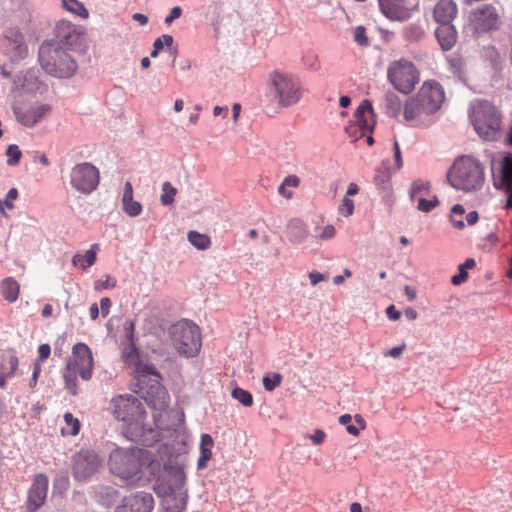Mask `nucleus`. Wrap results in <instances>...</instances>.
Masks as SVG:
<instances>
[{
  "instance_id": "1",
  "label": "nucleus",
  "mask_w": 512,
  "mask_h": 512,
  "mask_svg": "<svg viewBox=\"0 0 512 512\" xmlns=\"http://www.w3.org/2000/svg\"><path fill=\"white\" fill-rule=\"evenodd\" d=\"M110 410L123 422V435L130 441L150 447L160 440V432L146 424V411L137 397L118 395L112 398Z\"/></svg>"
},
{
  "instance_id": "2",
  "label": "nucleus",
  "mask_w": 512,
  "mask_h": 512,
  "mask_svg": "<svg viewBox=\"0 0 512 512\" xmlns=\"http://www.w3.org/2000/svg\"><path fill=\"white\" fill-rule=\"evenodd\" d=\"M445 99L442 86L436 81H425L417 94L404 104L403 116L410 127L427 128L436 121V114Z\"/></svg>"
},
{
  "instance_id": "3",
  "label": "nucleus",
  "mask_w": 512,
  "mask_h": 512,
  "mask_svg": "<svg viewBox=\"0 0 512 512\" xmlns=\"http://www.w3.org/2000/svg\"><path fill=\"white\" fill-rule=\"evenodd\" d=\"M148 464L151 472L160 469L158 461L150 460V453L140 448H117L110 453L109 469L119 478L134 483L141 478L144 465Z\"/></svg>"
},
{
  "instance_id": "4",
  "label": "nucleus",
  "mask_w": 512,
  "mask_h": 512,
  "mask_svg": "<svg viewBox=\"0 0 512 512\" xmlns=\"http://www.w3.org/2000/svg\"><path fill=\"white\" fill-rule=\"evenodd\" d=\"M447 181L456 190L479 191L485 182L484 165L471 155L459 156L447 172Z\"/></svg>"
},
{
  "instance_id": "5",
  "label": "nucleus",
  "mask_w": 512,
  "mask_h": 512,
  "mask_svg": "<svg viewBox=\"0 0 512 512\" xmlns=\"http://www.w3.org/2000/svg\"><path fill=\"white\" fill-rule=\"evenodd\" d=\"M469 120L476 134L484 141H496L502 131V114L490 101L476 99L471 102Z\"/></svg>"
},
{
  "instance_id": "6",
  "label": "nucleus",
  "mask_w": 512,
  "mask_h": 512,
  "mask_svg": "<svg viewBox=\"0 0 512 512\" xmlns=\"http://www.w3.org/2000/svg\"><path fill=\"white\" fill-rule=\"evenodd\" d=\"M39 63L47 74L59 79L72 77L78 68L69 50L53 41H45L41 44Z\"/></svg>"
},
{
  "instance_id": "7",
  "label": "nucleus",
  "mask_w": 512,
  "mask_h": 512,
  "mask_svg": "<svg viewBox=\"0 0 512 512\" xmlns=\"http://www.w3.org/2000/svg\"><path fill=\"white\" fill-rule=\"evenodd\" d=\"M163 469L168 471L170 479L165 486H155L154 491L165 496V512H184L188 498L184 470L180 466L172 468L168 464H164Z\"/></svg>"
},
{
  "instance_id": "8",
  "label": "nucleus",
  "mask_w": 512,
  "mask_h": 512,
  "mask_svg": "<svg viewBox=\"0 0 512 512\" xmlns=\"http://www.w3.org/2000/svg\"><path fill=\"white\" fill-rule=\"evenodd\" d=\"M93 371V356L87 344L79 342L73 346L72 356L63 371L65 386L73 395L77 393V375L83 380H90Z\"/></svg>"
},
{
  "instance_id": "9",
  "label": "nucleus",
  "mask_w": 512,
  "mask_h": 512,
  "mask_svg": "<svg viewBox=\"0 0 512 512\" xmlns=\"http://www.w3.org/2000/svg\"><path fill=\"white\" fill-rule=\"evenodd\" d=\"M169 338L174 349L183 357H195L200 352V329L190 320L183 319L171 325Z\"/></svg>"
},
{
  "instance_id": "10",
  "label": "nucleus",
  "mask_w": 512,
  "mask_h": 512,
  "mask_svg": "<svg viewBox=\"0 0 512 512\" xmlns=\"http://www.w3.org/2000/svg\"><path fill=\"white\" fill-rule=\"evenodd\" d=\"M275 97L281 107L296 105L305 93L302 81L296 74L274 71L270 76Z\"/></svg>"
},
{
  "instance_id": "11",
  "label": "nucleus",
  "mask_w": 512,
  "mask_h": 512,
  "mask_svg": "<svg viewBox=\"0 0 512 512\" xmlns=\"http://www.w3.org/2000/svg\"><path fill=\"white\" fill-rule=\"evenodd\" d=\"M387 78L396 90L409 94L419 81V73L411 61L400 59L388 66Z\"/></svg>"
},
{
  "instance_id": "12",
  "label": "nucleus",
  "mask_w": 512,
  "mask_h": 512,
  "mask_svg": "<svg viewBox=\"0 0 512 512\" xmlns=\"http://www.w3.org/2000/svg\"><path fill=\"white\" fill-rule=\"evenodd\" d=\"M100 182V172L89 162L76 164L70 172V185L77 192L89 195L95 191Z\"/></svg>"
},
{
  "instance_id": "13",
  "label": "nucleus",
  "mask_w": 512,
  "mask_h": 512,
  "mask_svg": "<svg viewBox=\"0 0 512 512\" xmlns=\"http://www.w3.org/2000/svg\"><path fill=\"white\" fill-rule=\"evenodd\" d=\"M144 374L141 376L139 381L141 383L144 382V378L146 375L153 376L148 389L144 390V387H141L142 397L145 402L154 410L162 411L168 407L169 404V395L165 387L160 383V373L155 369L153 365H146L144 370Z\"/></svg>"
},
{
  "instance_id": "14",
  "label": "nucleus",
  "mask_w": 512,
  "mask_h": 512,
  "mask_svg": "<svg viewBox=\"0 0 512 512\" xmlns=\"http://www.w3.org/2000/svg\"><path fill=\"white\" fill-rule=\"evenodd\" d=\"M84 33L85 28L83 26L76 25L67 19H60L55 23L53 29L55 38L53 42L68 50H74L81 46Z\"/></svg>"
},
{
  "instance_id": "15",
  "label": "nucleus",
  "mask_w": 512,
  "mask_h": 512,
  "mask_svg": "<svg viewBox=\"0 0 512 512\" xmlns=\"http://www.w3.org/2000/svg\"><path fill=\"white\" fill-rule=\"evenodd\" d=\"M101 466V459L94 451L81 450L73 456V476L83 481L94 475Z\"/></svg>"
},
{
  "instance_id": "16",
  "label": "nucleus",
  "mask_w": 512,
  "mask_h": 512,
  "mask_svg": "<svg viewBox=\"0 0 512 512\" xmlns=\"http://www.w3.org/2000/svg\"><path fill=\"white\" fill-rule=\"evenodd\" d=\"M51 111L49 104H14L13 112L16 120L25 127H33Z\"/></svg>"
},
{
  "instance_id": "17",
  "label": "nucleus",
  "mask_w": 512,
  "mask_h": 512,
  "mask_svg": "<svg viewBox=\"0 0 512 512\" xmlns=\"http://www.w3.org/2000/svg\"><path fill=\"white\" fill-rule=\"evenodd\" d=\"M154 498L151 493L140 491L125 496L115 512H152Z\"/></svg>"
},
{
  "instance_id": "18",
  "label": "nucleus",
  "mask_w": 512,
  "mask_h": 512,
  "mask_svg": "<svg viewBox=\"0 0 512 512\" xmlns=\"http://www.w3.org/2000/svg\"><path fill=\"white\" fill-rule=\"evenodd\" d=\"M471 21L477 32L484 33L499 26L498 13L492 5H483L481 8L476 9L471 14Z\"/></svg>"
},
{
  "instance_id": "19",
  "label": "nucleus",
  "mask_w": 512,
  "mask_h": 512,
  "mask_svg": "<svg viewBox=\"0 0 512 512\" xmlns=\"http://www.w3.org/2000/svg\"><path fill=\"white\" fill-rule=\"evenodd\" d=\"M48 484L49 481L46 475L38 474L35 476L27 496L26 505L29 512H35L44 504L47 497Z\"/></svg>"
},
{
  "instance_id": "20",
  "label": "nucleus",
  "mask_w": 512,
  "mask_h": 512,
  "mask_svg": "<svg viewBox=\"0 0 512 512\" xmlns=\"http://www.w3.org/2000/svg\"><path fill=\"white\" fill-rule=\"evenodd\" d=\"M382 14L391 21L403 22L412 16L406 0H378Z\"/></svg>"
},
{
  "instance_id": "21",
  "label": "nucleus",
  "mask_w": 512,
  "mask_h": 512,
  "mask_svg": "<svg viewBox=\"0 0 512 512\" xmlns=\"http://www.w3.org/2000/svg\"><path fill=\"white\" fill-rule=\"evenodd\" d=\"M372 112L373 110L370 101H362L354 113V122L346 128L347 133L351 135L359 129L360 136H363L367 131H371L373 126L365 119V115L367 113L372 114Z\"/></svg>"
},
{
  "instance_id": "22",
  "label": "nucleus",
  "mask_w": 512,
  "mask_h": 512,
  "mask_svg": "<svg viewBox=\"0 0 512 512\" xmlns=\"http://www.w3.org/2000/svg\"><path fill=\"white\" fill-rule=\"evenodd\" d=\"M6 36L5 49L13 61L23 59L28 54L24 36L18 31H10Z\"/></svg>"
},
{
  "instance_id": "23",
  "label": "nucleus",
  "mask_w": 512,
  "mask_h": 512,
  "mask_svg": "<svg viewBox=\"0 0 512 512\" xmlns=\"http://www.w3.org/2000/svg\"><path fill=\"white\" fill-rule=\"evenodd\" d=\"M374 184L376 185V187L381 192L384 198L391 196L392 184L389 160H383L381 164L376 168Z\"/></svg>"
},
{
  "instance_id": "24",
  "label": "nucleus",
  "mask_w": 512,
  "mask_h": 512,
  "mask_svg": "<svg viewBox=\"0 0 512 512\" xmlns=\"http://www.w3.org/2000/svg\"><path fill=\"white\" fill-rule=\"evenodd\" d=\"M457 12V5L454 1L440 0L434 7L433 17L438 24H452Z\"/></svg>"
},
{
  "instance_id": "25",
  "label": "nucleus",
  "mask_w": 512,
  "mask_h": 512,
  "mask_svg": "<svg viewBox=\"0 0 512 512\" xmlns=\"http://www.w3.org/2000/svg\"><path fill=\"white\" fill-rule=\"evenodd\" d=\"M435 36L444 51L452 49L457 41V31L453 24H439Z\"/></svg>"
},
{
  "instance_id": "26",
  "label": "nucleus",
  "mask_w": 512,
  "mask_h": 512,
  "mask_svg": "<svg viewBox=\"0 0 512 512\" xmlns=\"http://www.w3.org/2000/svg\"><path fill=\"white\" fill-rule=\"evenodd\" d=\"M309 235L307 226L299 219L291 220L287 227V237L294 244L303 243Z\"/></svg>"
},
{
  "instance_id": "27",
  "label": "nucleus",
  "mask_w": 512,
  "mask_h": 512,
  "mask_svg": "<svg viewBox=\"0 0 512 512\" xmlns=\"http://www.w3.org/2000/svg\"><path fill=\"white\" fill-rule=\"evenodd\" d=\"M37 76L35 71L28 70L25 74L18 76L13 82V91L31 92L37 88Z\"/></svg>"
},
{
  "instance_id": "28",
  "label": "nucleus",
  "mask_w": 512,
  "mask_h": 512,
  "mask_svg": "<svg viewBox=\"0 0 512 512\" xmlns=\"http://www.w3.org/2000/svg\"><path fill=\"white\" fill-rule=\"evenodd\" d=\"M214 446V441L211 435L202 434L200 440V457L197 462L198 469H204L207 466L208 460L212 457V448Z\"/></svg>"
},
{
  "instance_id": "29",
  "label": "nucleus",
  "mask_w": 512,
  "mask_h": 512,
  "mask_svg": "<svg viewBox=\"0 0 512 512\" xmlns=\"http://www.w3.org/2000/svg\"><path fill=\"white\" fill-rule=\"evenodd\" d=\"M493 181L497 189H499V184L512 185V154H508L502 159L500 174L498 177L493 174Z\"/></svg>"
},
{
  "instance_id": "30",
  "label": "nucleus",
  "mask_w": 512,
  "mask_h": 512,
  "mask_svg": "<svg viewBox=\"0 0 512 512\" xmlns=\"http://www.w3.org/2000/svg\"><path fill=\"white\" fill-rule=\"evenodd\" d=\"M19 290L20 286L18 282L12 277H7L0 283L1 294L9 303H14L18 299Z\"/></svg>"
},
{
  "instance_id": "31",
  "label": "nucleus",
  "mask_w": 512,
  "mask_h": 512,
  "mask_svg": "<svg viewBox=\"0 0 512 512\" xmlns=\"http://www.w3.org/2000/svg\"><path fill=\"white\" fill-rule=\"evenodd\" d=\"M402 38L409 43H417L424 39L425 28L420 23H411L402 29Z\"/></svg>"
},
{
  "instance_id": "32",
  "label": "nucleus",
  "mask_w": 512,
  "mask_h": 512,
  "mask_svg": "<svg viewBox=\"0 0 512 512\" xmlns=\"http://www.w3.org/2000/svg\"><path fill=\"white\" fill-rule=\"evenodd\" d=\"M402 104L398 95L388 91L384 95L385 114L391 118H396L401 112Z\"/></svg>"
},
{
  "instance_id": "33",
  "label": "nucleus",
  "mask_w": 512,
  "mask_h": 512,
  "mask_svg": "<svg viewBox=\"0 0 512 512\" xmlns=\"http://www.w3.org/2000/svg\"><path fill=\"white\" fill-rule=\"evenodd\" d=\"M98 249L97 244L91 245L84 255L75 254L72 259L74 266H79L82 269L92 266L96 262V251Z\"/></svg>"
},
{
  "instance_id": "34",
  "label": "nucleus",
  "mask_w": 512,
  "mask_h": 512,
  "mask_svg": "<svg viewBox=\"0 0 512 512\" xmlns=\"http://www.w3.org/2000/svg\"><path fill=\"white\" fill-rule=\"evenodd\" d=\"M62 7L69 13L81 18L87 19L89 17V11L83 3L78 0H61Z\"/></svg>"
},
{
  "instance_id": "35",
  "label": "nucleus",
  "mask_w": 512,
  "mask_h": 512,
  "mask_svg": "<svg viewBox=\"0 0 512 512\" xmlns=\"http://www.w3.org/2000/svg\"><path fill=\"white\" fill-rule=\"evenodd\" d=\"M475 265H476V262L473 258L466 259L464 263L459 265V267H458L459 272L456 275L452 276V278H451L452 284L455 286H458V285H461L462 283H464L468 278L467 270L472 269L473 267H475Z\"/></svg>"
},
{
  "instance_id": "36",
  "label": "nucleus",
  "mask_w": 512,
  "mask_h": 512,
  "mask_svg": "<svg viewBox=\"0 0 512 512\" xmlns=\"http://www.w3.org/2000/svg\"><path fill=\"white\" fill-rule=\"evenodd\" d=\"M18 364H19V361H18L17 356L10 355L8 358L9 367L6 368L4 365H2V367H1L2 371L0 372V387L1 388H4L6 385V380L15 374Z\"/></svg>"
},
{
  "instance_id": "37",
  "label": "nucleus",
  "mask_w": 512,
  "mask_h": 512,
  "mask_svg": "<svg viewBox=\"0 0 512 512\" xmlns=\"http://www.w3.org/2000/svg\"><path fill=\"white\" fill-rule=\"evenodd\" d=\"M431 184L429 181L418 179L414 181L410 187L409 195L411 200H416L418 195H429Z\"/></svg>"
},
{
  "instance_id": "38",
  "label": "nucleus",
  "mask_w": 512,
  "mask_h": 512,
  "mask_svg": "<svg viewBox=\"0 0 512 512\" xmlns=\"http://www.w3.org/2000/svg\"><path fill=\"white\" fill-rule=\"evenodd\" d=\"M188 241L199 250H206L211 245L210 238L207 235L201 234L197 231H190L188 233Z\"/></svg>"
},
{
  "instance_id": "39",
  "label": "nucleus",
  "mask_w": 512,
  "mask_h": 512,
  "mask_svg": "<svg viewBox=\"0 0 512 512\" xmlns=\"http://www.w3.org/2000/svg\"><path fill=\"white\" fill-rule=\"evenodd\" d=\"M160 202L163 206H169L174 203L177 189L169 181H165L161 187Z\"/></svg>"
},
{
  "instance_id": "40",
  "label": "nucleus",
  "mask_w": 512,
  "mask_h": 512,
  "mask_svg": "<svg viewBox=\"0 0 512 512\" xmlns=\"http://www.w3.org/2000/svg\"><path fill=\"white\" fill-rule=\"evenodd\" d=\"M122 210L130 217H137L142 213V204L134 198L130 200L121 201Z\"/></svg>"
},
{
  "instance_id": "41",
  "label": "nucleus",
  "mask_w": 512,
  "mask_h": 512,
  "mask_svg": "<svg viewBox=\"0 0 512 512\" xmlns=\"http://www.w3.org/2000/svg\"><path fill=\"white\" fill-rule=\"evenodd\" d=\"M232 397L246 407H250L253 404L252 394L240 387H236L232 390Z\"/></svg>"
},
{
  "instance_id": "42",
  "label": "nucleus",
  "mask_w": 512,
  "mask_h": 512,
  "mask_svg": "<svg viewBox=\"0 0 512 512\" xmlns=\"http://www.w3.org/2000/svg\"><path fill=\"white\" fill-rule=\"evenodd\" d=\"M6 156H7V165L8 166H16L19 164L22 152L18 145L16 144H10L6 149Z\"/></svg>"
},
{
  "instance_id": "43",
  "label": "nucleus",
  "mask_w": 512,
  "mask_h": 512,
  "mask_svg": "<svg viewBox=\"0 0 512 512\" xmlns=\"http://www.w3.org/2000/svg\"><path fill=\"white\" fill-rule=\"evenodd\" d=\"M17 197H18V190L16 188H11L7 192L5 199H3V200L0 199L1 215L6 216L4 207H7L8 209L14 208L13 202L17 199Z\"/></svg>"
},
{
  "instance_id": "44",
  "label": "nucleus",
  "mask_w": 512,
  "mask_h": 512,
  "mask_svg": "<svg viewBox=\"0 0 512 512\" xmlns=\"http://www.w3.org/2000/svg\"><path fill=\"white\" fill-rule=\"evenodd\" d=\"M64 421L67 425V434L75 436L80 431V421L75 418L71 413L67 412L64 415Z\"/></svg>"
},
{
  "instance_id": "45",
  "label": "nucleus",
  "mask_w": 512,
  "mask_h": 512,
  "mask_svg": "<svg viewBox=\"0 0 512 512\" xmlns=\"http://www.w3.org/2000/svg\"><path fill=\"white\" fill-rule=\"evenodd\" d=\"M417 200H418L417 209L419 211L425 212V213L432 211L435 207H437L439 205V200H438L437 196H433V198L430 200H427L423 197H419Z\"/></svg>"
},
{
  "instance_id": "46",
  "label": "nucleus",
  "mask_w": 512,
  "mask_h": 512,
  "mask_svg": "<svg viewBox=\"0 0 512 512\" xmlns=\"http://www.w3.org/2000/svg\"><path fill=\"white\" fill-rule=\"evenodd\" d=\"M303 64L312 71L320 69V61L318 55L314 52H308L302 57Z\"/></svg>"
},
{
  "instance_id": "47",
  "label": "nucleus",
  "mask_w": 512,
  "mask_h": 512,
  "mask_svg": "<svg viewBox=\"0 0 512 512\" xmlns=\"http://www.w3.org/2000/svg\"><path fill=\"white\" fill-rule=\"evenodd\" d=\"M464 212H465V209L460 204H456L452 207L450 220L452 222V225L455 228H458V229L464 228L465 224H464L463 220L456 219V216H462L464 214Z\"/></svg>"
},
{
  "instance_id": "48",
  "label": "nucleus",
  "mask_w": 512,
  "mask_h": 512,
  "mask_svg": "<svg viewBox=\"0 0 512 512\" xmlns=\"http://www.w3.org/2000/svg\"><path fill=\"white\" fill-rule=\"evenodd\" d=\"M282 376L279 373H274L271 376L267 375L263 378L264 388L271 392L281 384Z\"/></svg>"
},
{
  "instance_id": "49",
  "label": "nucleus",
  "mask_w": 512,
  "mask_h": 512,
  "mask_svg": "<svg viewBox=\"0 0 512 512\" xmlns=\"http://www.w3.org/2000/svg\"><path fill=\"white\" fill-rule=\"evenodd\" d=\"M173 42H174V39L171 35L169 34H164L162 35L161 37L157 38L154 43H153V48L156 49V51H161L164 49V47L166 46L168 49L172 50L173 49Z\"/></svg>"
},
{
  "instance_id": "50",
  "label": "nucleus",
  "mask_w": 512,
  "mask_h": 512,
  "mask_svg": "<svg viewBox=\"0 0 512 512\" xmlns=\"http://www.w3.org/2000/svg\"><path fill=\"white\" fill-rule=\"evenodd\" d=\"M354 419H355L357 426L349 423L346 426V430L350 435L357 436V435H359L360 430H364L366 428V422L363 419V417L359 414H356Z\"/></svg>"
},
{
  "instance_id": "51",
  "label": "nucleus",
  "mask_w": 512,
  "mask_h": 512,
  "mask_svg": "<svg viewBox=\"0 0 512 512\" xmlns=\"http://www.w3.org/2000/svg\"><path fill=\"white\" fill-rule=\"evenodd\" d=\"M338 212L344 217H349L354 212V202L348 197L342 199L341 204L338 207Z\"/></svg>"
},
{
  "instance_id": "52",
  "label": "nucleus",
  "mask_w": 512,
  "mask_h": 512,
  "mask_svg": "<svg viewBox=\"0 0 512 512\" xmlns=\"http://www.w3.org/2000/svg\"><path fill=\"white\" fill-rule=\"evenodd\" d=\"M354 41L360 46H368L369 39L366 34V29L363 26H357L354 30Z\"/></svg>"
},
{
  "instance_id": "53",
  "label": "nucleus",
  "mask_w": 512,
  "mask_h": 512,
  "mask_svg": "<svg viewBox=\"0 0 512 512\" xmlns=\"http://www.w3.org/2000/svg\"><path fill=\"white\" fill-rule=\"evenodd\" d=\"M123 358L125 359L126 362L128 363H133L135 364L138 359H139V354H138V351L136 349V347L134 346V344H130L123 352Z\"/></svg>"
},
{
  "instance_id": "54",
  "label": "nucleus",
  "mask_w": 512,
  "mask_h": 512,
  "mask_svg": "<svg viewBox=\"0 0 512 512\" xmlns=\"http://www.w3.org/2000/svg\"><path fill=\"white\" fill-rule=\"evenodd\" d=\"M117 284L115 278L106 275L105 280H99L95 284V289H111L114 288Z\"/></svg>"
},
{
  "instance_id": "55",
  "label": "nucleus",
  "mask_w": 512,
  "mask_h": 512,
  "mask_svg": "<svg viewBox=\"0 0 512 512\" xmlns=\"http://www.w3.org/2000/svg\"><path fill=\"white\" fill-rule=\"evenodd\" d=\"M335 234V227L333 225L328 224L322 229L321 233L317 236V238L326 241L332 239L335 236Z\"/></svg>"
},
{
  "instance_id": "56",
  "label": "nucleus",
  "mask_w": 512,
  "mask_h": 512,
  "mask_svg": "<svg viewBox=\"0 0 512 512\" xmlns=\"http://www.w3.org/2000/svg\"><path fill=\"white\" fill-rule=\"evenodd\" d=\"M182 15V8L180 6L173 7L169 14L165 17L164 23L171 25L174 20L178 19Z\"/></svg>"
},
{
  "instance_id": "57",
  "label": "nucleus",
  "mask_w": 512,
  "mask_h": 512,
  "mask_svg": "<svg viewBox=\"0 0 512 512\" xmlns=\"http://www.w3.org/2000/svg\"><path fill=\"white\" fill-rule=\"evenodd\" d=\"M326 434L323 430L316 429L313 434L309 435L308 438L314 445H320L324 442Z\"/></svg>"
},
{
  "instance_id": "58",
  "label": "nucleus",
  "mask_w": 512,
  "mask_h": 512,
  "mask_svg": "<svg viewBox=\"0 0 512 512\" xmlns=\"http://www.w3.org/2000/svg\"><path fill=\"white\" fill-rule=\"evenodd\" d=\"M500 188L504 189V191L507 195L505 207L507 209H512V185L511 184H499V189Z\"/></svg>"
},
{
  "instance_id": "59",
  "label": "nucleus",
  "mask_w": 512,
  "mask_h": 512,
  "mask_svg": "<svg viewBox=\"0 0 512 512\" xmlns=\"http://www.w3.org/2000/svg\"><path fill=\"white\" fill-rule=\"evenodd\" d=\"M51 353V347L49 344H41L38 348V358L40 361L46 360Z\"/></svg>"
},
{
  "instance_id": "60",
  "label": "nucleus",
  "mask_w": 512,
  "mask_h": 512,
  "mask_svg": "<svg viewBox=\"0 0 512 512\" xmlns=\"http://www.w3.org/2000/svg\"><path fill=\"white\" fill-rule=\"evenodd\" d=\"M405 348H406L405 344H402L400 346H395V347L391 348L390 350H388L387 352H385L384 355L390 356L392 358H399L402 355Z\"/></svg>"
},
{
  "instance_id": "61",
  "label": "nucleus",
  "mask_w": 512,
  "mask_h": 512,
  "mask_svg": "<svg viewBox=\"0 0 512 512\" xmlns=\"http://www.w3.org/2000/svg\"><path fill=\"white\" fill-rule=\"evenodd\" d=\"M386 315L391 321H397L401 317L400 311H398L394 305H389L386 308Z\"/></svg>"
},
{
  "instance_id": "62",
  "label": "nucleus",
  "mask_w": 512,
  "mask_h": 512,
  "mask_svg": "<svg viewBox=\"0 0 512 512\" xmlns=\"http://www.w3.org/2000/svg\"><path fill=\"white\" fill-rule=\"evenodd\" d=\"M111 305V300L108 297H104L100 300V308L103 317H106L109 314Z\"/></svg>"
},
{
  "instance_id": "63",
  "label": "nucleus",
  "mask_w": 512,
  "mask_h": 512,
  "mask_svg": "<svg viewBox=\"0 0 512 512\" xmlns=\"http://www.w3.org/2000/svg\"><path fill=\"white\" fill-rule=\"evenodd\" d=\"M133 198V186L131 182L127 181L124 185L123 195L121 201L130 200Z\"/></svg>"
},
{
  "instance_id": "64",
  "label": "nucleus",
  "mask_w": 512,
  "mask_h": 512,
  "mask_svg": "<svg viewBox=\"0 0 512 512\" xmlns=\"http://www.w3.org/2000/svg\"><path fill=\"white\" fill-rule=\"evenodd\" d=\"M284 185L287 187H298L300 183V179L296 175H288L283 180Z\"/></svg>"
}]
</instances>
